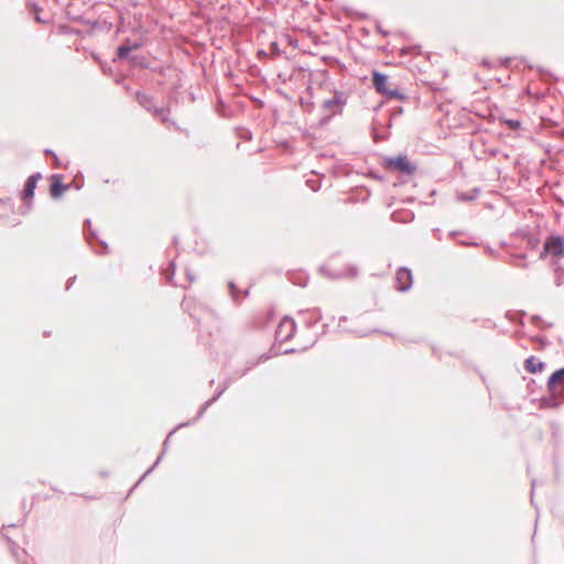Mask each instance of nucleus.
<instances>
[{"label":"nucleus","mask_w":564,"mask_h":564,"mask_svg":"<svg viewBox=\"0 0 564 564\" xmlns=\"http://www.w3.org/2000/svg\"><path fill=\"white\" fill-rule=\"evenodd\" d=\"M547 387L552 393L551 399L542 400V408H555L557 406V402L554 401L555 398H564V368L555 371L549 379Z\"/></svg>","instance_id":"f257e3e1"},{"label":"nucleus","mask_w":564,"mask_h":564,"mask_svg":"<svg viewBox=\"0 0 564 564\" xmlns=\"http://www.w3.org/2000/svg\"><path fill=\"white\" fill-rule=\"evenodd\" d=\"M384 166L389 170L398 171L409 175L412 174L415 170V166L410 163L405 155L387 158L384 160Z\"/></svg>","instance_id":"f03ea898"},{"label":"nucleus","mask_w":564,"mask_h":564,"mask_svg":"<svg viewBox=\"0 0 564 564\" xmlns=\"http://www.w3.org/2000/svg\"><path fill=\"white\" fill-rule=\"evenodd\" d=\"M388 83V76L384 74H381L377 70L372 73V84L376 88V90L381 94L386 95L389 98H398L399 94L395 89H390L387 85Z\"/></svg>","instance_id":"7ed1b4c3"},{"label":"nucleus","mask_w":564,"mask_h":564,"mask_svg":"<svg viewBox=\"0 0 564 564\" xmlns=\"http://www.w3.org/2000/svg\"><path fill=\"white\" fill-rule=\"evenodd\" d=\"M551 254L556 258L564 256V239L561 237H550L544 242L543 252L541 257Z\"/></svg>","instance_id":"20e7f679"},{"label":"nucleus","mask_w":564,"mask_h":564,"mask_svg":"<svg viewBox=\"0 0 564 564\" xmlns=\"http://www.w3.org/2000/svg\"><path fill=\"white\" fill-rule=\"evenodd\" d=\"M295 322L290 317H283L276 328V337L282 340H289L295 334Z\"/></svg>","instance_id":"39448f33"},{"label":"nucleus","mask_w":564,"mask_h":564,"mask_svg":"<svg viewBox=\"0 0 564 564\" xmlns=\"http://www.w3.org/2000/svg\"><path fill=\"white\" fill-rule=\"evenodd\" d=\"M397 288L399 291H406L412 284V274L408 269H399L395 274Z\"/></svg>","instance_id":"423d86ee"},{"label":"nucleus","mask_w":564,"mask_h":564,"mask_svg":"<svg viewBox=\"0 0 564 564\" xmlns=\"http://www.w3.org/2000/svg\"><path fill=\"white\" fill-rule=\"evenodd\" d=\"M61 175H53L51 177L50 194L53 198H59L62 194L67 189V186L62 182Z\"/></svg>","instance_id":"0eeeda50"},{"label":"nucleus","mask_w":564,"mask_h":564,"mask_svg":"<svg viewBox=\"0 0 564 564\" xmlns=\"http://www.w3.org/2000/svg\"><path fill=\"white\" fill-rule=\"evenodd\" d=\"M36 183H37V176H35V175H32L26 180L24 189H23V196H22V198L24 200L32 199V197L34 195V189L36 187Z\"/></svg>","instance_id":"6e6552de"},{"label":"nucleus","mask_w":564,"mask_h":564,"mask_svg":"<svg viewBox=\"0 0 564 564\" xmlns=\"http://www.w3.org/2000/svg\"><path fill=\"white\" fill-rule=\"evenodd\" d=\"M524 368L530 373H538L544 369V364L536 359L534 356L525 359Z\"/></svg>","instance_id":"1a4fd4ad"},{"label":"nucleus","mask_w":564,"mask_h":564,"mask_svg":"<svg viewBox=\"0 0 564 564\" xmlns=\"http://www.w3.org/2000/svg\"><path fill=\"white\" fill-rule=\"evenodd\" d=\"M150 111H152V113L161 120L162 123H167L169 122V118H167V113H166V110L163 109V108H153V109H150L148 108Z\"/></svg>","instance_id":"9d476101"},{"label":"nucleus","mask_w":564,"mask_h":564,"mask_svg":"<svg viewBox=\"0 0 564 564\" xmlns=\"http://www.w3.org/2000/svg\"><path fill=\"white\" fill-rule=\"evenodd\" d=\"M130 51L131 48L129 46H120L118 48V57L126 58L129 55Z\"/></svg>","instance_id":"9b49d317"},{"label":"nucleus","mask_w":564,"mask_h":564,"mask_svg":"<svg viewBox=\"0 0 564 564\" xmlns=\"http://www.w3.org/2000/svg\"><path fill=\"white\" fill-rule=\"evenodd\" d=\"M508 124L512 128V129H517L520 127V122L519 121H508Z\"/></svg>","instance_id":"f8f14e48"},{"label":"nucleus","mask_w":564,"mask_h":564,"mask_svg":"<svg viewBox=\"0 0 564 564\" xmlns=\"http://www.w3.org/2000/svg\"><path fill=\"white\" fill-rule=\"evenodd\" d=\"M138 99H139V101H140V104H141V105L145 106V101H148V97H147V96H144V95H142V96L138 95Z\"/></svg>","instance_id":"ddd939ff"}]
</instances>
